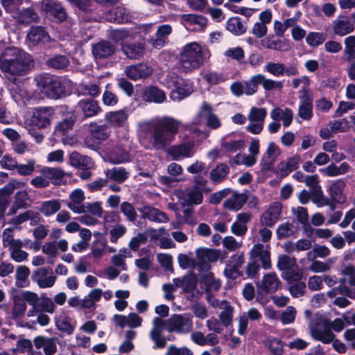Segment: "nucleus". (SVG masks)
I'll use <instances>...</instances> for the list:
<instances>
[{
    "mask_svg": "<svg viewBox=\"0 0 355 355\" xmlns=\"http://www.w3.org/2000/svg\"><path fill=\"white\" fill-rule=\"evenodd\" d=\"M193 327L192 320L181 314H173L168 320L159 317L153 319V328L150 332V337L155 343L154 348L162 349L166 345V338L162 337L163 330L178 334H187Z\"/></svg>",
    "mask_w": 355,
    "mask_h": 355,
    "instance_id": "obj_1",
    "label": "nucleus"
},
{
    "mask_svg": "<svg viewBox=\"0 0 355 355\" xmlns=\"http://www.w3.org/2000/svg\"><path fill=\"white\" fill-rule=\"evenodd\" d=\"M32 56L16 48H6L0 54V69L2 72L17 76L27 74L31 70Z\"/></svg>",
    "mask_w": 355,
    "mask_h": 355,
    "instance_id": "obj_2",
    "label": "nucleus"
},
{
    "mask_svg": "<svg viewBox=\"0 0 355 355\" xmlns=\"http://www.w3.org/2000/svg\"><path fill=\"white\" fill-rule=\"evenodd\" d=\"M179 125V122L170 116H164L153 123L149 128V133L153 148L164 150L178 132Z\"/></svg>",
    "mask_w": 355,
    "mask_h": 355,
    "instance_id": "obj_3",
    "label": "nucleus"
},
{
    "mask_svg": "<svg viewBox=\"0 0 355 355\" xmlns=\"http://www.w3.org/2000/svg\"><path fill=\"white\" fill-rule=\"evenodd\" d=\"M35 80L40 92L49 98L58 100L68 95L65 83L59 76L42 73Z\"/></svg>",
    "mask_w": 355,
    "mask_h": 355,
    "instance_id": "obj_4",
    "label": "nucleus"
},
{
    "mask_svg": "<svg viewBox=\"0 0 355 355\" xmlns=\"http://www.w3.org/2000/svg\"><path fill=\"white\" fill-rule=\"evenodd\" d=\"M204 60L203 49L197 42L187 44L180 53L182 67L188 70L198 69L203 64Z\"/></svg>",
    "mask_w": 355,
    "mask_h": 355,
    "instance_id": "obj_5",
    "label": "nucleus"
},
{
    "mask_svg": "<svg viewBox=\"0 0 355 355\" xmlns=\"http://www.w3.org/2000/svg\"><path fill=\"white\" fill-rule=\"evenodd\" d=\"M41 10L47 17L57 23H62L67 19L66 10L59 1L42 0L41 1Z\"/></svg>",
    "mask_w": 355,
    "mask_h": 355,
    "instance_id": "obj_6",
    "label": "nucleus"
},
{
    "mask_svg": "<svg viewBox=\"0 0 355 355\" xmlns=\"http://www.w3.org/2000/svg\"><path fill=\"white\" fill-rule=\"evenodd\" d=\"M173 87L170 94V97L173 101L180 102L193 92V83L189 79L178 77L173 81Z\"/></svg>",
    "mask_w": 355,
    "mask_h": 355,
    "instance_id": "obj_7",
    "label": "nucleus"
},
{
    "mask_svg": "<svg viewBox=\"0 0 355 355\" xmlns=\"http://www.w3.org/2000/svg\"><path fill=\"white\" fill-rule=\"evenodd\" d=\"M54 114V110L51 107H36L31 118V126H35L37 129L45 128L51 123V119Z\"/></svg>",
    "mask_w": 355,
    "mask_h": 355,
    "instance_id": "obj_8",
    "label": "nucleus"
},
{
    "mask_svg": "<svg viewBox=\"0 0 355 355\" xmlns=\"http://www.w3.org/2000/svg\"><path fill=\"white\" fill-rule=\"evenodd\" d=\"M213 111L214 108L207 101H203L197 114V117L205 119L207 126L210 129L216 130L221 126V122Z\"/></svg>",
    "mask_w": 355,
    "mask_h": 355,
    "instance_id": "obj_9",
    "label": "nucleus"
},
{
    "mask_svg": "<svg viewBox=\"0 0 355 355\" xmlns=\"http://www.w3.org/2000/svg\"><path fill=\"white\" fill-rule=\"evenodd\" d=\"M76 113L80 112L83 114L81 119H85L100 113L102 110L98 102L92 98L81 99L76 106Z\"/></svg>",
    "mask_w": 355,
    "mask_h": 355,
    "instance_id": "obj_10",
    "label": "nucleus"
},
{
    "mask_svg": "<svg viewBox=\"0 0 355 355\" xmlns=\"http://www.w3.org/2000/svg\"><path fill=\"white\" fill-rule=\"evenodd\" d=\"M19 185V182L15 179H12L8 184L4 185L3 187L0 189V220L3 218L6 210L10 204V195Z\"/></svg>",
    "mask_w": 355,
    "mask_h": 355,
    "instance_id": "obj_11",
    "label": "nucleus"
},
{
    "mask_svg": "<svg viewBox=\"0 0 355 355\" xmlns=\"http://www.w3.org/2000/svg\"><path fill=\"white\" fill-rule=\"evenodd\" d=\"M92 54L95 59H105L112 56L116 51V46L107 40H101L92 45Z\"/></svg>",
    "mask_w": 355,
    "mask_h": 355,
    "instance_id": "obj_12",
    "label": "nucleus"
},
{
    "mask_svg": "<svg viewBox=\"0 0 355 355\" xmlns=\"http://www.w3.org/2000/svg\"><path fill=\"white\" fill-rule=\"evenodd\" d=\"M152 73V67L144 63H139L127 67L125 70L126 76L133 80L147 78L150 76Z\"/></svg>",
    "mask_w": 355,
    "mask_h": 355,
    "instance_id": "obj_13",
    "label": "nucleus"
},
{
    "mask_svg": "<svg viewBox=\"0 0 355 355\" xmlns=\"http://www.w3.org/2000/svg\"><path fill=\"white\" fill-rule=\"evenodd\" d=\"M261 45L266 49L286 51L291 48L290 42L287 39H275L274 35H269L261 40Z\"/></svg>",
    "mask_w": 355,
    "mask_h": 355,
    "instance_id": "obj_14",
    "label": "nucleus"
},
{
    "mask_svg": "<svg viewBox=\"0 0 355 355\" xmlns=\"http://www.w3.org/2000/svg\"><path fill=\"white\" fill-rule=\"evenodd\" d=\"M141 98L148 103H162L165 101V92L159 87L153 85L146 87L141 92Z\"/></svg>",
    "mask_w": 355,
    "mask_h": 355,
    "instance_id": "obj_15",
    "label": "nucleus"
},
{
    "mask_svg": "<svg viewBox=\"0 0 355 355\" xmlns=\"http://www.w3.org/2000/svg\"><path fill=\"white\" fill-rule=\"evenodd\" d=\"M27 38L34 46L45 45L50 40L48 32L40 26H32L27 34Z\"/></svg>",
    "mask_w": 355,
    "mask_h": 355,
    "instance_id": "obj_16",
    "label": "nucleus"
},
{
    "mask_svg": "<svg viewBox=\"0 0 355 355\" xmlns=\"http://www.w3.org/2000/svg\"><path fill=\"white\" fill-rule=\"evenodd\" d=\"M280 285L281 282L275 272L264 275L262 282L257 283V287L266 293H275Z\"/></svg>",
    "mask_w": 355,
    "mask_h": 355,
    "instance_id": "obj_17",
    "label": "nucleus"
},
{
    "mask_svg": "<svg viewBox=\"0 0 355 355\" xmlns=\"http://www.w3.org/2000/svg\"><path fill=\"white\" fill-rule=\"evenodd\" d=\"M193 141H188L179 145L172 146L168 150V153L175 160H178L180 157H189L192 155L191 153L194 147Z\"/></svg>",
    "mask_w": 355,
    "mask_h": 355,
    "instance_id": "obj_18",
    "label": "nucleus"
},
{
    "mask_svg": "<svg viewBox=\"0 0 355 355\" xmlns=\"http://www.w3.org/2000/svg\"><path fill=\"white\" fill-rule=\"evenodd\" d=\"M77 118L78 114L75 110L64 112L62 120L55 126V131L65 135L68 130L73 128Z\"/></svg>",
    "mask_w": 355,
    "mask_h": 355,
    "instance_id": "obj_19",
    "label": "nucleus"
},
{
    "mask_svg": "<svg viewBox=\"0 0 355 355\" xmlns=\"http://www.w3.org/2000/svg\"><path fill=\"white\" fill-rule=\"evenodd\" d=\"M345 186V182L343 179H338L331 184L329 195L332 200L336 201L338 204H344L346 202L347 197L343 193Z\"/></svg>",
    "mask_w": 355,
    "mask_h": 355,
    "instance_id": "obj_20",
    "label": "nucleus"
},
{
    "mask_svg": "<svg viewBox=\"0 0 355 355\" xmlns=\"http://www.w3.org/2000/svg\"><path fill=\"white\" fill-rule=\"evenodd\" d=\"M28 194L26 191H18L14 196V200L8 211V215L15 214L19 209H26L29 205L27 202Z\"/></svg>",
    "mask_w": 355,
    "mask_h": 355,
    "instance_id": "obj_21",
    "label": "nucleus"
},
{
    "mask_svg": "<svg viewBox=\"0 0 355 355\" xmlns=\"http://www.w3.org/2000/svg\"><path fill=\"white\" fill-rule=\"evenodd\" d=\"M11 162H12V164H7L4 163V164L3 165V168L8 169V170H14L16 168L17 173L20 175H24V176L30 175L35 171V162L34 159H29L27 162L26 164H18L17 161H12V160H11Z\"/></svg>",
    "mask_w": 355,
    "mask_h": 355,
    "instance_id": "obj_22",
    "label": "nucleus"
},
{
    "mask_svg": "<svg viewBox=\"0 0 355 355\" xmlns=\"http://www.w3.org/2000/svg\"><path fill=\"white\" fill-rule=\"evenodd\" d=\"M226 29L235 36H240L245 34L248 27L241 21L239 17H232L229 18L225 24Z\"/></svg>",
    "mask_w": 355,
    "mask_h": 355,
    "instance_id": "obj_23",
    "label": "nucleus"
},
{
    "mask_svg": "<svg viewBox=\"0 0 355 355\" xmlns=\"http://www.w3.org/2000/svg\"><path fill=\"white\" fill-rule=\"evenodd\" d=\"M200 283L205 285V293L209 291L218 292L222 286V282L220 279H215L212 272L203 275L200 279Z\"/></svg>",
    "mask_w": 355,
    "mask_h": 355,
    "instance_id": "obj_24",
    "label": "nucleus"
},
{
    "mask_svg": "<svg viewBox=\"0 0 355 355\" xmlns=\"http://www.w3.org/2000/svg\"><path fill=\"white\" fill-rule=\"evenodd\" d=\"M354 31V26L350 23L347 16H343L342 19H338L334 27V33L340 36L346 35Z\"/></svg>",
    "mask_w": 355,
    "mask_h": 355,
    "instance_id": "obj_25",
    "label": "nucleus"
},
{
    "mask_svg": "<svg viewBox=\"0 0 355 355\" xmlns=\"http://www.w3.org/2000/svg\"><path fill=\"white\" fill-rule=\"evenodd\" d=\"M105 120L112 126L121 127L128 119V114L124 110L109 112L105 114Z\"/></svg>",
    "mask_w": 355,
    "mask_h": 355,
    "instance_id": "obj_26",
    "label": "nucleus"
},
{
    "mask_svg": "<svg viewBox=\"0 0 355 355\" xmlns=\"http://www.w3.org/2000/svg\"><path fill=\"white\" fill-rule=\"evenodd\" d=\"M145 44L141 42L131 43L123 46V52L130 59H139L143 56Z\"/></svg>",
    "mask_w": 355,
    "mask_h": 355,
    "instance_id": "obj_27",
    "label": "nucleus"
},
{
    "mask_svg": "<svg viewBox=\"0 0 355 355\" xmlns=\"http://www.w3.org/2000/svg\"><path fill=\"white\" fill-rule=\"evenodd\" d=\"M144 209L143 216L148 218L149 220L158 223H166L168 220L167 215L158 209L150 206H145Z\"/></svg>",
    "mask_w": 355,
    "mask_h": 355,
    "instance_id": "obj_28",
    "label": "nucleus"
},
{
    "mask_svg": "<svg viewBox=\"0 0 355 355\" xmlns=\"http://www.w3.org/2000/svg\"><path fill=\"white\" fill-rule=\"evenodd\" d=\"M90 135L98 141H104L110 136V131L107 125L91 123L89 127Z\"/></svg>",
    "mask_w": 355,
    "mask_h": 355,
    "instance_id": "obj_29",
    "label": "nucleus"
},
{
    "mask_svg": "<svg viewBox=\"0 0 355 355\" xmlns=\"http://www.w3.org/2000/svg\"><path fill=\"white\" fill-rule=\"evenodd\" d=\"M198 280L196 276L191 273L184 276L182 291L185 294H190L188 300L193 301L194 299V291L196 289Z\"/></svg>",
    "mask_w": 355,
    "mask_h": 355,
    "instance_id": "obj_30",
    "label": "nucleus"
},
{
    "mask_svg": "<svg viewBox=\"0 0 355 355\" xmlns=\"http://www.w3.org/2000/svg\"><path fill=\"white\" fill-rule=\"evenodd\" d=\"M46 65L55 69H64L69 64V60L64 55L57 54L50 58L46 62Z\"/></svg>",
    "mask_w": 355,
    "mask_h": 355,
    "instance_id": "obj_31",
    "label": "nucleus"
},
{
    "mask_svg": "<svg viewBox=\"0 0 355 355\" xmlns=\"http://www.w3.org/2000/svg\"><path fill=\"white\" fill-rule=\"evenodd\" d=\"M196 253L198 259H204L209 262L216 261L220 256L219 250L205 248H198Z\"/></svg>",
    "mask_w": 355,
    "mask_h": 355,
    "instance_id": "obj_32",
    "label": "nucleus"
},
{
    "mask_svg": "<svg viewBox=\"0 0 355 355\" xmlns=\"http://www.w3.org/2000/svg\"><path fill=\"white\" fill-rule=\"evenodd\" d=\"M60 202L57 200H50L42 202L39 211L45 216H50L55 214L60 209Z\"/></svg>",
    "mask_w": 355,
    "mask_h": 355,
    "instance_id": "obj_33",
    "label": "nucleus"
},
{
    "mask_svg": "<svg viewBox=\"0 0 355 355\" xmlns=\"http://www.w3.org/2000/svg\"><path fill=\"white\" fill-rule=\"evenodd\" d=\"M106 177L110 180L116 181L121 184L124 182L129 177L128 173L125 168L121 167H114L106 172Z\"/></svg>",
    "mask_w": 355,
    "mask_h": 355,
    "instance_id": "obj_34",
    "label": "nucleus"
},
{
    "mask_svg": "<svg viewBox=\"0 0 355 355\" xmlns=\"http://www.w3.org/2000/svg\"><path fill=\"white\" fill-rule=\"evenodd\" d=\"M204 188H195L192 189L187 194V198L184 202H181V205L183 207H185L186 205H191L193 206V205H198L202 203L203 200V195L202 191L200 189H203Z\"/></svg>",
    "mask_w": 355,
    "mask_h": 355,
    "instance_id": "obj_35",
    "label": "nucleus"
},
{
    "mask_svg": "<svg viewBox=\"0 0 355 355\" xmlns=\"http://www.w3.org/2000/svg\"><path fill=\"white\" fill-rule=\"evenodd\" d=\"M297 266L295 257H291L287 254H280L277 259V267L279 270L287 272Z\"/></svg>",
    "mask_w": 355,
    "mask_h": 355,
    "instance_id": "obj_36",
    "label": "nucleus"
},
{
    "mask_svg": "<svg viewBox=\"0 0 355 355\" xmlns=\"http://www.w3.org/2000/svg\"><path fill=\"white\" fill-rule=\"evenodd\" d=\"M230 172V168L226 164H220L211 170L210 173V179L214 183H218L223 181Z\"/></svg>",
    "mask_w": 355,
    "mask_h": 355,
    "instance_id": "obj_37",
    "label": "nucleus"
},
{
    "mask_svg": "<svg viewBox=\"0 0 355 355\" xmlns=\"http://www.w3.org/2000/svg\"><path fill=\"white\" fill-rule=\"evenodd\" d=\"M234 134L232 133L227 136V140L222 144L223 148L227 153H236L244 147L245 141L242 139H232L231 137H234Z\"/></svg>",
    "mask_w": 355,
    "mask_h": 355,
    "instance_id": "obj_38",
    "label": "nucleus"
},
{
    "mask_svg": "<svg viewBox=\"0 0 355 355\" xmlns=\"http://www.w3.org/2000/svg\"><path fill=\"white\" fill-rule=\"evenodd\" d=\"M42 172L46 178L53 180L55 184H60L64 176V172L60 168L45 167Z\"/></svg>",
    "mask_w": 355,
    "mask_h": 355,
    "instance_id": "obj_39",
    "label": "nucleus"
},
{
    "mask_svg": "<svg viewBox=\"0 0 355 355\" xmlns=\"http://www.w3.org/2000/svg\"><path fill=\"white\" fill-rule=\"evenodd\" d=\"M19 18L21 23L27 24L40 21L39 15L32 7L23 9L19 15Z\"/></svg>",
    "mask_w": 355,
    "mask_h": 355,
    "instance_id": "obj_40",
    "label": "nucleus"
},
{
    "mask_svg": "<svg viewBox=\"0 0 355 355\" xmlns=\"http://www.w3.org/2000/svg\"><path fill=\"white\" fill-rule=\"evenodd\" d=\"M282 277L286 280L288 284L302 282V280L304 279V271L302 268L297 270L292 268L287 272H283Z\"/></svg>",
    "mask_w": 355,
    "mask_h": 355,
    "instance_id": "obj_41",
    "label": "nucleus"
},
{
    "mask_svg": "<svg viewBox=\"0 0 355 355\" xmlns=\"http://www.w3.org/2000/svg\"><path fill=\"white\" fill-rule=\"evenodd\" d=\"M108 17L109 21L118 24L127 22L128 18L125 12V9L120 7L112 9L110 12Z\"/></svg>",
    "mask_w": 355,
    "mask_h": 355,
    "instance_id": "obj_42",
    "label": "nucleus"
},
{
    "mask_svg": "<svg viewBox=\"0 0 355 355\" xmlns=\"http://www.w3.org/2000/svg\"><path fill=\"white\" fill-rule=\"evenodd\" d=\"M172 28L168 24H164L160 26L156 32V38L153 45L155 47L162 46L164 39L171 33Z\"/></svg>",
    "mask_w": 355,
    "mask_h": 355,
    "instance_id": "obj_43",
    "label": "nucleus"
},
{
    "mask_svg": "<svg viewBox=\"0 0 355 355\" xmlns=\"http://www.w3.org/2000/svg\"><path fill=\"white\" fill-rule=\"evenodd\" d=\"M121 212L132 223L137 220V214L133 205L128 202H123L120 205Z\"/></svg>",
    "mask_w": 355,
    "mask_h": 355,
    "instance_id": "obj_44",
    "label": "nucleus"
},
{
    "mask_svg": "<svg viewBox=\"0 0 355 355\" xmlns=\"http://www.w3.org/2000/svg\"><path fill=\"white\" fill-rule=\"evenodd\" d=\"M267 115L266 109L264 107L258 108L253 107L250 111L248 119L252 122L264 123V119Z\"/></svg>",
    "mask_w": 355,
    "mask_h": 355,
    "instance_id": "obj_45",
    "label": "nucleus"
},
{
    "mask_svg": "<svg viewBox=\"0 0 355 355\" xmlns=\"http://www.w3.org/2000/svg\"><path fill=\"white\" fill-rule=\"evenodd\" d=\"M324 40V34L319 32H310L306 37V43L311 47H317L321 45Z\"/></svg>",
    "mask_w": 355,
    "mask_h": 355,
    "instance_id": "obj_46",
    "label": "nucleus"
},
{
    "mask_svg": "<svg viewBox=\"0 0 355 355\" xmlns=\"http://www.w3.org/2000/svg\"><path fill=\"white\" fill-rule=\"evenodd\" d=\"M70 318L67 317L63 319L59 320L56 321L55 324L57 329L67 334V335H71L73 334L74 329H75V324H72L70 322Z\"/></svg>",
    "mask_w": 355,
    "mask_h": 355,
    "instance_id": "obj_47",
    "label": "nucleus"
},
{
    "mask_svg": "<svg viewBox=\"0 0 355 355\" xmlns=\"http://www.w3.org/2000/svg\"><path fill=\"white\" fill-rule=\"evenodd\" d=\"M72 7L83 13H89L92 11L91 0H67Z\"/></svg>",
    "mask_w": 355,
    "mask_h": 355,
    "instance_id": "obj_48",
    "label": "nucleus"
},
{
    "mask_svg": "<svg viewBox=\"0 0 355 355\" xmlns=\"http://www.w3.org/2000/svg\"><path fill=\"white\" fill-rule=\"evenodd\" d=\"M37 305L41 312L53 313L55 309V306L52 300L50 297L44 296H42L41 301L39 300Z\"/></svg>",
    "mask_w": 355,
    "mask_h": 355,
    "instance_id": "obj_49",
    "label": "nucleus"
},
{
    "mask_svg": "<svg viewBox=\"0 0 355 355\" xmlns=\"http://www.w3.org/2000/svg\"><path fill=\"white\" fill-rule=\"evenodd\" d=\"M299 116L304 120H309L313 116L312 102H302L299 107Z\"/></svg>",
    "mask_w": 355,
    "mask_h": 355,
    "instance_id": "obj_50",
    "label": "nucleus"
},
{
    "mask_svg": "<svg viewBox=\"0 0 355 355\" xmlns=\"http://www.w3.org/2000/svg\"><path fill=\"white\" fill-rule=\"evenodd\" d=\"M69 161L72 166L80 168V166H87L88 164L85 161H90V159L86 156H82L77 152H73L70 154Z\"/></svg>",
    "mask_w": 355,
    "mask_h": 355,
    "instance_id": "obj_51",
    "label": "nucleus"
},
{
    "mask_svg": "<svg viewBox=\"0 0 355 355\" xmlns=\"http://www.w3.org/2000/svg\"><path fill=\"white\" fill-rule=\"evenodd\" d=\"M157 261L166 270L173 272V257L171 254L159 253L157 254Z\"/></svg>",
    "mask_w": 355,
    "mask_h": 355,
    "instance_id": "obj_52",
    "label": "nucleus"
},
{
    "mask_svg": "<svg viewBox=\"0 0 355 355\" xmlns=\"http://www.w3.org/2000/svg\"><path fill=\"white\" fill-rule=\"evenodd\" d=\"M308 211L306 208L303 207H298L297 211V220L303 225L304 229H306V227H310V234L313 233V229L311 227L309 223H308Z\"/></svg>",
    "mask_w": 355,
    "mask_h": 355,
    "instance_id": "obj_53",
    "label": "nucleus"
},
{
    "mask_svg": "<svg viewBox=\"0 0 355 355\" xmlns=\"http://www.w3.org/2000/svg\"><path fill=\"white\" fill-rule=\"evenodd\" d=\"M306 286L304 282L295 283L288 287V291L293 297L297 298L304 295Z\"/></svg>",
    "mask_w": 355,
    "mask_h": 355,
    "instance_id": "obj_54",
    "label": "nucleus"
},
{
    "mask_svg": "<svg viewBox=\"0 0 355 355\" xmlns=\"http://www.w3.org/2000/svg\"><path fill=\"white\" fill-rule=\"evenodd\" d=\"M15 305L12 309L13 315L17 318L22 315L26 309V304L25 302L23 301V299L20 298L19 295H16L14 298Z\"/></svg>",
    "mask_w": 355,
    "mask_h": 355,
    "instance_id": "obj_55",
    "label": "nucleus"
},
{
    "mask_svg": "<svg viewBox=\"0 0 355 355\" xmlns=\"http://www.w3.org/2000/svg\"><path fill=\"white\" fill-rule=\"evenodd\" d=\"M127 232L126 227L123 225H115L110 232V241L113 243L117 242L118 239L122 237Z\"/></svg>",
    "mask_w": 355,
    "mask_h": 355,
    "instance_id": "obj_56",
    "label": "nucleus"
},
{
    "mask_svg": "<svg viewBox=\"0 0 355 355\" xmlns=\"http://www.w3.org/2000/svg\"><path fill=\"white\" fill-rule=\"evenodd\" d=\"M178 261L180 267L182 269L194 268L196 266L195 259L185 254H180L178 257Z\"/></svg>",
    "mask_w": 355,
    "mask_h": 355,
    "instance_id": "obj_57",
    "label": "nucleus"
},
{
    "mask_svg": "<svg viewBox=\"0 0 355 355\" xmlns=\"http://www.w3.org/2000/svg\"><path fill=\"white\" fill-rule=\"evenodd\" d=\"M265 67L268 72L275 76H280L284 74V64L282 63L268 62Z\"/></svg>",
    "mask_w": 355,
    "mask_h": 355,
    "instance_id": "obj_58",
    "label": "nucleus"
},
{
    "mask_svg": "<svg viewBox=\"0 0 355 355\" xmlns=\"http://www.w3.org/2000/svg\"><path fill=\"white\" fill-rule=\"evenodd\" d=\"M268 349L274 355H282L284 353L282 340L278 338H273L269 343Z\"/></svg>",
    "mask_w": 355,
    "mask_h": 355,
    "instance_id": "obj_59",
    "label": "nucleus"
},
{
    "mask_svg": "<svg viewBox=\"0 0 355 355\" xmlns=\"http://www.w3.org/2000/svg\"><path fill=\"white\" fill-rule=\"evenodd\" d=\"M276 234L278 240L290 236L293 234L291 225L288 223H282L277 228Z\"/></svg>",
    "mask_w": 355,
    "mask_h": 355,
    "instance_id": "obj_60",
    "label": "nucleus"
},
{
    "mask_svg": "<svg viewBox=\"0 0 355 355\" xmlns=\"http://www.w3.org/2000/svg\"><path fill=\"white\" fill-rule=\"evenodd\" d=\"M203 79L211 85H216L225 81L223 75L216 72H208L203 76Z\"/></svg>",
    "mask_w": 355,
    "mask_h": 355,
    "instance_id": "obj_61",
    "label": "nucleus"
},
{
    "mask_svg": "<svg viewBox=\"0 0 355 355\" xmlns=\"http://www.w3.org/2000/svg\"><path fill=\"white\" fill-rule=\"evenodd\" d=\"M102 101L105 105L114 106L118 103L119 98L112 92L105 90L103 94Z\"/></svg>",
    "mask_w": 355,
    "mask_h": 355,
    "instance_id": "obj_62",
    "label": "nucleus"
},
{
    "mask_svg": "<svg viewBox=\"0 0 355 355\" xmlns=\"http://www.w3.org/2000/svg\"><path fill=\"white\" fill-rule=\"evenodd\" d=\"M224 275L232 280L242 275V272L236 266L227 263L224 270Z\"/></svg>",
    "mask_w": 355,
    "mask_h": 355,
    "instance_id": "obj_63",
    "label": "nucleus"
},
{
    "mask_svg": "<svg viewBox=\"0 0 355 355\" xmlns=\"http://www.w3.org/2000/svg\"><path fill=\"white\" fill-rule=\"evenodd\" d=\"M186 208L183 210L184 223L189 225L193 226L197 223L196 218L193 216L194 212L193 206L191 205H186Z\"/></svg>",
    "mask_w": 355,
    "mask_h": 355,
    "instance_id": "obj_64",
    "label": "nucleus"
}]
</instances>
